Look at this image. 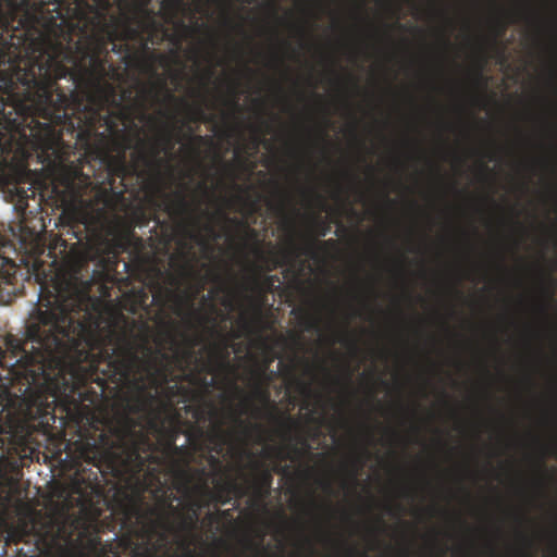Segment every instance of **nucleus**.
I'll return each instance as SVG.
<instances>
[{"label": "nucleus", "instance_id": "60", "mask_svg": "<svg viewBox=\"0 0 557 557\" xmlns=\"http://www.w3.org/2000/svg\"><path fill=\"white\" fill-rule=\"evenodd\" d=\"M387 201H388L391 205H394V203H395V201H394V200H392V199H389V198H387Z\"/></svg>", "mask_w": 557, "mask_h": 557}, {"label": "nucleus", "instance_id": "54", "mask_svg": "<svg viewBox=\"0 0 557 557\" xmlns=\"http://www.w3.org/2000/svg\"><path fill=\"white\" fill-rule=\"evenodd\" d=\"M219 513H221L223 517H225V516L228 513V511H226V510H224V511H219Z\"/></svg>", "mask_w": 557, "mask_h": 557}, {"label": "nucleus", "instance_id": "36", "mask_svg": "<svg viewBox=\"0 0 557 557\" xmlns=\"http://www.w3.org/2000/svg\"><path fill=\"white\" fill-rule=\"evenodd\" d=\"M341 342L348 343L352 347V349H357V343L355 339H349L347 336H345L344 339Z\"/></svg>", "mask_w": 557, "mask_h": 557}, {"label": "nucleus", "instance_id": "34", "mask_svg": "<svg viewBox=\"0 0 557 557\" xmlns=\"http://www.w3.org/2000/svg\"><path fill=\"white\" fill-rule=\"evenodd\" d=\"M190 428L194 430V432L197 433L198 437H202L205 435V431L201 426H198L196 424H191Z\"/></svg>", "mask_w": 557, "mask_h": 557}, {"label": "nucleus", "instance_id": "39", "mask_svg": "<svg viewBox=\"0 0 557 557\" xmlns=\"http://www.w3.org/2000/svg\"><path fill=\"white\" fill-rule=\"evenodd\" d=\"M256 133H257V134H256V136H255V138H253V147H255V148H257V147L259 146V144H260V136H259V133H258V131H257V129H256Z\"/></svg>", "mask_w": 557, "mask_h": 557}, {"label": "nucleus", "instance_id": "52", "mask_svg": "<svg viewBox=\"0 0 557 557\" xmlns=\"http://www.w3.org/2000/svg\"><path fill=\"white\" fill-rule=\"evenodd\" d=\"M224 305H225V306H228V307H232V306H233V304H232V301H231V300H227L226 302H224Z\"/></svg>", "mask_w": 557, "mask_h": 557}, {"label": "nucleus", "instance_id": "42", "mask_svg": "<svg viewBox=\"0 0 557 557\" xmlns=\"http://www.w3.org/2000/svg\"><path fill=\"white\" fill-rule=\"evenodd\" d=\"M248 233L250 234L251 237H256L257 236V232L253 230V228H250V227H246Z\"/></svg>", "mask_w": 557, "mask_h": 557}, {"label": "nucleus", "instance_id": "22", "mask_svg": "<svg viewBox=\"0 0 557 557\" xmlns=\"http://www.w3.org/2000/svg\"><path fill=\"white\" fill-rule=\"evenodd\" d=\"M79 478H77V481L82 483H85L87 487L95 490L99 486L98 481V472H90L87 478H85L83 474H78Z\"/></svg>", "mask_w": 557, "mask_h": 557}, {"label": "nucleus", "instance_id": "45", "mask_svg": "<svg viewBox=\"0 0 557 557\" xmlns=\"http://www.w3.org/2000/svg\"><path fill=\"white\" fill-rule=\"evenodd\" d=\"M300 444H301L304 447L309 448V445H308V443H307V440H306V438L301 437V438H300Z\"/></svg>", "mask_w": 557, "mask_h": 557}, {"label": "nucleus", "instance_id": "46", "mask_svg": "<svg viewBox=\"0 0 557 557\" xmlns=\"http://www.w3.org/2000/svg\"><path fill=\"white\" fill-rule=\"evenodd\" d=\"M443 44H444L445 47H450V41H449V39L447 37L443 38Z\"/></svg>", "mask_w": 557, "mask_h": 557}, {"label": "nucleus", "instance_id": "9", "mask_svg": "<svg viewBox=\"0 0 557 557\" xmlns=\"http://www.w3.org/2000/svg\"><path fill=\"white\" fill-rule=\"evenodd\" d=\"M260 269V267L253 265V275L249 277V282L244 286L245 292H253L258 295V299L249 297L257 323H263L262 305L267 299V294L272 293L275 284L280 283L278 275L270 274L262 276Z\"/></svg>", "mask_w": 557, "mask_h": 557}, {"label": "nucleus", "instance_id": "25", "mask_svg": "<svg viewBox=\"0 0 557 557\" xmlns=\"http://www.w3.org/2000/svg\"><path fill=\"white\" fill-rule=\"evenodd\" d=\"M182 447H178L175 443H174V438H172L169 444H168V453L171 454V456H176V455H180L182 453Z\"/></svg>", "mask_w": 557, "mask_h": 557}, {"label": "nucleus", "instance_id": "50", "mask_svg": "<svg viewBox=\"0 0 557 557\" xmlns=\"http://www.w3.org/2000/svg\"><path fill=\"white\" fill-rule=\"evenodd\" d=\"M225 23H226L227 25H233V22H232V20H231L230 17H226V18H225Z\"/></svg>", "mask_w": 557, "mask_h": 557}, {"label": "nucleus", "instance_id": "62", "mask_svg": "<svg viewBox=\"0 0 557 557\" xmlns=\"http://www.w3.org/2000/svg\"><path fill=\"white\" fill-rule=\"evenodd\" d=\"M246 3L250 4L252 3L255 0H244Z\"/></svg>", "mask_w": 557, "mask_h": 557}, {"label": "nucleus", "instance_id": "4", "mask_svg": "<svg viewBox=\"0 0 557 557\" xmlns=\"http://www.w3.org/2000/svg\"><path fill=\"white\" fill-rule=\"evenodd\" d=\"M207 475L206 469H197L195 472L190 468H177L175 470L176 490L181 494L190 496L191 494H201L202 496L213 498L221 505H226L231 502V494L236 497H242L246 493V488L237 484L235 481L230 480L216 485V492H212L207 481L203 479Z\"/></svg>", "mask_w": 557, "mask_h": 557}, {"label": "nucleus", "instance_id": "11", "mask_svg": "<svg viewBox=\"0 0 557 557\" xmlns=\"http://www.w3.org/2000/svg\"><path fill=\"white\" fill-rule=\"evenodd\" d=\"M243 453L250 459L248 468L252 471V476L249 480L270 491L273 481L271 471L251 451L243 450Z\"/></svg>", "mask_w": 557, "mask_h": 557}, {"label": "nucleus", "instance_id": "49", "mask_svg": "<svg viewBox=\"0 0 557 557\" xmlns=\"http://www.w3.org/2000/svg\"><path fill=\"white\" fill-rule=\"evenodd\" d=\"M276 470L285 473L287 470V467H281V468H277Z\"/></svg>", "mask_w": 557, "mask_h": 557}, {"label": "nucleus", "instance_id": "59", "mask_svg": "<svg viewBox=\"0 0 557 557\" xmlns=\"http://www.w3.org/2000/svg\"><path fill=\"white\" fill-rule=\"evenodd\" d=\"M236 391H237V393H238L239 395H243V391H242V389H239L238 387H236Z\"/></svg>", "mask_w": 557, "mask_h": 557}, {"label": "nucleus", "instance_id": "63", "mask_svg": "<svg viewBox=\"0 0 557 557\" xmlns=\"http://www.w3.org/2000/svg\"><path fill=\"white\" fill-rule=\"evenodd\" d=\"M213 72L212 71H209L208 73V77L210 78L212 76Z\"/></svg>", "mask_w": 557, "mask_h": 557}, {"label": "nucleus", "instance_id": "33", "mask_svg": "<svg viewBox=\"0 0 557 557\" xmlns=\"http://www.w3.org/2000/svg\"><path fill=\"white\" fill-rule=\"evenodd\" d=\"M319 244L326 248H333L336 245V240L335 239H326V240L320 242Z\"/></svg>", "mask_w": 557, "mask_h": 557}, {"label": "nucleus", "instance_id": "14", "mask_svg": "<svg viewBox=\"0 0 557 557\" xmlns=\"http://www.w3.org/2000/svg\"><path fill=\"white\" fill-rule=\"evenodd\" d=\"M292 312L298 315L299 324L306 331H312L318 329L320 319L315 313L304 308L294 309Z\"/></svg>", "mask_w": 557, "mask_h": 557}, {"label": "nucleus", "instance_id": "19", "mask_svg": "<svg viewBox=\"0 0 557 557\" xmlns=\"http://www.w3.org/2000/svg\"><path fill=\"white\" fill-rule=\"evenodd\" d=\"M169 98L171 100H175V101H178V99H176L171 92H169ZM180 102L188 110V113H189V117H190V121H199V120H205L206 119V113L205 111L201 109V107H197L195 109H193L186 101H184L183 99H180Z\"/></svg>", "mask_w": 557, "mask_h": 557}, {"label": "nucleus", "instance_id": "17", "mask_svg": "<svg viewBox=\"0 0 557 557\" xmlns=\"http://www.w3.org/2000/svg\"><path fill=\"white\" fill-rule=\"evenodd\" d=\"M310 228L317 237H325L331 231V224L319 215L310 220Z\"/></svg>", "mask_w": 557, "mask_h": 557}, {"label": "nucleus", "instance_id": "7", "mask_svg": "<svg viewBox=\"0 0 557 557\" xmlns=\"http://www.w3.org/2000/svg\"><path fill=\"white\" fill-rule=\"evenodd\" d=\"M317 242L310 238L305 246H299L294 239H290L289 246L277 252H265L259 246H256L253 252L259 261L265 264L267 271H273L278 267L288 265L287 272H294V263L299 256H313Z\"/></svg>", "mask_w": 557, "mask_h": 557}, {"label": "nucleus", "instance_id": "20", "mask_svg": "<svg viewBox=\"0 0 557 557\" xmlns=\"http://www.w3.org/2000/svg\"><path fill=\"white\" fill-rule=\"evenodd\" d=\"M249 487L252 491V503L262 504L270 495V491L248 480Z\"/></svg>", "mask_w": 557, "mask_h": 557}, {"label": "nucleus", "instance_id": "37", "mask_svg": "<svg viewBox=\"0 0 557 557\" xmlns=\"http://www.w3.org/2000/svg\"><path fill=\"white\" fill-rule=\"evenodd\" d=\"M206 519L209 521V523H213V522H215V521H216V519H218V518H216V516H215L214 513L209 512V513L207 515Z\"/></svg>", "mask_w": 557, "mask_h": 557}, {"label": "nucleus", "instance_id": "27", "mask_svg": "<svg viewBox=\"0 0 557 557\" xmlns=\"http://www.w3.org/2000/svg\"><path fill=\"white\" fill-rule=\"evenodd\" d=\"M203 230L209 234L212 239L221 238V235L215 231L214 226L210 223L203 225Z\"/></svg>", "mask_w": 557, "mask_h": 557}, {"label": "nucleus", "instance_id": "29", "mask_svg": "<svg viewBox=\"0 0 557 557\" xmlns=\"http://www.w3.org/2000/svg\"><path fill=\"white\" fill-rule=\"evenodd\" d=\"M271 451L274 453L280 459L285 460L290 458L289 453L285 448H271Z\"/></svg>", "mask_w": 557, "mask_h": 557}, {"label": "nucleus", "instance_id": "31", "mask_svg": "<svg viewBox=\"0 0 557 557\" xmlns=\"http://www.w3.org/2000/svg\"><path fill=\"white\" fill-rule=\"evenodd\" d=\"M495 26L497 28V35L498 36H502V35L505 34L507 25L505 23H503L499 18H497L495 21Z\"/></svg>", "mask_w": 557, "mask_h": 557}, {"label": "nucleus", "instance_id": "57", "mask_svg": "<svg viewBox=\"0 0 557 557\" xmlns=\"http://www.w3.org/2000/svg\"><path fill=\"white\" fill-rule=\"evenodd\" d=\"M131 95H132V91L124 92V96H125V97H128V98H129V97H131Z\"/></svg>", "mask_w": 557, "mask_h": 557}, {"label": "nucleus", "instance_id": "47", "mask_svg": "<svg viewBox=\"0 0 557 557\" xmlns=\"http://www.w3.org/2000/svg\"><path fill=\"white\" fill-rule=\"evenodd\" d=\"M293 338H294V341H295L296 343H299V341H300V335H298V334H293Z\"/></svg>", "mask_w": 557, "mask_h": 557}, {"label": "nucleus", "instance_id": "56", "mask_svg": "<svg viewBox=\"0 0 557 557\" xmlns=\"http://www.w3.org/2000/svg\"><path fill=\"white\" fill-rule=\"evenodd\" d=\"M188 556H193L191 550H189L188 545H186Z\"/></svg>", "mask_w": 557, "mask_h": 557}, {"label": "nucleus", "instance_id": "43", "mask_svg": "<svg viewBox=\"0 0 557 557\" xmlns=\"http://www.w3.org/2000/svg\"><path fill=\"white\" fill-rule=\"evenodd\" d=\"M211 281L219 282L220 281V275L216 274V273H213L212 276H211Z\"/></svg>", "mask_w": 557, "mask_h": 557}, {"label": "nucleus", "instance_id": "64", "mask_svg": "<svg viewBox=\"0 0 557 557\" xmlns=\"http://www.w3.org/2000/svg\"><path fill=\"white\" fill-rule=\"evenodd\" d=\"M200 187H201L202 189L207 190V187H206V185H205V184H201V185H200Z\"/></svg>", "mask_w": 557, "mask_h": 557}, {"label": "nucleus", "instance_id": "41", "mask_svg": "<svg viewBox=\"0 0 557 557\" xmlns=\"http://www.w3.org/2000/svg\"><path fill=\"white\" fill-rule=\"evenodd\" d=\"M212 298H213V295H212L211 293L202 297V299H203V301H205V302H207V301H211V300H212Z\"/></svg>", "mask_w": 557, "mask_h": 557}, {"label": "nucleus", "instance_id": "40", "mask_svg": "<svg viewBox=\"0 0 557 557\" xmlns=\"http://www.w3.org/2000/svg\"><path fill=\"white\" fill-rule=\"evenodd\" d=\"M326 137H327L326 132H325L324 129H322V131H321V133H320V139H321L322 141H325V140H326Z\"/></svg>", "mask_w": 557, "mask_h": 557}, {"label": "nucleus", "instance_id": "48", "mask_svg": "<svg viewBox=\"0 0 557 557\" xmlns=\"http://www.w3.org/2000/svg\"><path fill=\"white\" fill-rule=\"evenodd\" d=\"M286 225H287L289 228H293V222H292V220L287 219V220H286Z\"/></svg>", "mask_w": 557, "mask_h": 557}, {"label": "nucleus", "instance_id": "10", "mask_svg": "<svg viewBox=\"0 0 557 557\" xmlns=\"http://www.w3.org/2000/svg\"><path fill=\"white\" fill-rule=\"evenodd\" d=\"M18 267L10 259H0V305L10 304L22 290L17 277Z\"/></svg>", "mask_w": 557, "mask_h": 557}, {"label": "nucleus", "instance_id": "38", "mask_svg": "<svg viewBox=\"0 0 557 557\" xmlns=\"http://www.w3.org/2000/svg\"><path fill=\"white\" fill-rule=\"evenodd\" d=\"M139 158L146 163L150 162V157H148L144 151L139 153Z\"/></svg>", "mask_w": 557, "mask_h": 557}, {"label": "nucleus", "instance_id": "24", "mask_svg": "<svg viewBox=\"0 0 557 557\" xmlns=\"http://www.w3.org/2000/svg\"><path fill=\"white\" fill-rule=\"evenodd\" d=\"M286 206H287V199L285 196H283L277 203L271 205V209H273L278 214H285Z\"/></svg>", "mask_w": 557, "mask_h": 557}, {"label": "nucleus", "instance_id": "12", "mask_svg": "<svg viewBox=\"0 0 557 557\" xmlns=\"http://www.w3.org/2000/svg\"><path fill=\"white\" fill-rule=\"evenodd\" d=\"M186 498L189 499L187 504V511L181 515V520L178 523V528L181 531H191L196 528L199 517V509L203 506V504L197 499V496H202L201 494H191L190 496L183 494Z\"/></svg>", "mask_w": 557, "mask_h": 557}, {"label": "nucleus", "instance_id": "15", "mask_svg": "<svg viewBox=\"0 0 557 557\" xmlns=\"http://www.w3.org/2000/svg\"><path fill=\"white\" fill-rule=\"evenodd\" d=\"M161 146H165L166 150L171 151L174 148L173 132L172 129L164 131L151 146V158L156 159L161 152Z\"/></svg>", "mask_w": 557, "mask_h": 557}, {"label": "nucleus", "instance_id": "1", "mask_svg": "<svg viewBox=\"0 0 557 557\" xmlns=\"http://www.w3.org/2000/svg\"><path fill=\"white\" fill-rule=\"evenodd\" d=\"M91 280H81L74 272L53 282L49 296L39 299L29 314L25 337L9 334L0 343V367L15 374L35 377L49 372L76 385L96 383L99 392L79 393L82 400L117 397L125 388L147 394L164 391L169 401L190 399L193 392L182 381L193 382L195 374L174 375L172 364L185 370L194 360L197 373L212 374L230 368L228 338L218 331L213 318L193 311L199 324L211 323V334L221 341L210 347L207 361L196 358L191 342L173 356L162 347H152L147 337L138 341L134 322L108 311L90 295Z\"/></svg>", "mask_w": 557, "mask_h": 557}, {"label": "nucleus", "instance_id": "6", "mask_svg": "<svg viewBox=\"0 0 557 557\" xmlns=\"http://www.w3.org/2000/svg\"><path fill=\"white\" fill-rule=\"evenodd\" d=\"M271 377L262 379L256 377V382L252 387L251 397L244 396L242 404L245 408V412L251 409L256 417H259L261 409L253 405V400H258L264 406L269 407V416L280 425L285 437H290L293 430L297 426V421L290 416L276 414V407L271 403L270 392L267 387V383Z\"/></svg>", "mask_w": 557, "mask_h": 557}, {"label": "nucleus", "instance_id": "30", "mask_svg": "<svg viewBox=\"0 0 557 557\" xmlns=\"http://www.w3.org/2000/svg\"><path fill=\"white\" fill-rule=\"evenodd\" d=\"M485 62H486V60L484 59V60L482 61L481 65H480V71H479V72H478V74H476L478 82L480 83V86H481L482 88H485V87H486V84H487V83H486V79L484 78V76H483V74H482V69H483V66H484Z\"/></svg>", "mask_w": 557, "mask_h": 557}, {"label": "nucleus", "instance_id": "55", "mask_svg": "<svg viewBox=\"0 0 557 557\" xmlns=\"http://www.w3.org/2000/svg\"><path fill=\"white\" fill-rule=\"evenodd\" d=\"M202 383H203L205 386H209V383L207 382L206 377L202 380Z\"/></svg>", "mask_w": 557, "mask_h": 557}, {"label": "nucleus", "instance_id": "2", "mask_svg": "<svg viewBox=\"0 0 557 557\" xmlns=\"http://www.w3.org/2000/svg\"><path fill=\"white\" fill-rule=\"evenodd\" d=\"M150 0H88L89 7L82 9H75L72 1L65 3L63 9L64 15L78 16L85 11L95 13L96 17L103 20L101 25V35L97 38V51H85L82 60H77L73 54V60L63 59V64L70 63L69 69H74V62H83L88 65V53H100L107 49L108 44L113 45L115 50V41L119 39H128L139 35L138 29L132 27V24L136 23L138 27L147 33L149 36H153L157 33H163V36L168 37L169 40L176 47L174 54L177 55L182 48V41L191 32L190 27L185 24L184 21H177V11L183 4L182 0H162L161 13L166 23L175 24L180 33L169 34V30L164 28L161 22L157 18V13L148 8Z\"/></svg>", "mask_w": 557, "mask_h": 557}, {"label": "nucleus", "instance_id": "21", "mask_svg": "<svg viewBox=\"0 0 557 557\" xmlns=\"http://www.w3.org/2000/svg\"><path fill=\"white\" fill-rule=\"evenodd\" d=\"M211 143H212V139L210 137L201 136V135L194 136L190 138L189 150L194 156L198 157L199 152H200L199 151L200 146L206 145V144H211Z\"/></svg>", "mask_w": 557, "mask_h": 557}, {"label": "nucleus", "instance_id": "58", "mask_svg": "<svg viewBox=\"0 0 557 557\" xmlns=\"http://www.w3.org/2000/svg\"><path fill=\"white\" fill-rule=\"evenodd\" d=\"M252 505L262 506V508H265V505H263V503L262 504L252 503Z\"/></svg>", "mask_w": 557, "mask_h": 557}, {"label": "nucleus", "instance_id": "61", "mask_svg": "<svg viewBox=\"0 0 557 557\" xmlns=\"http://www.w3.org/2000/svg\"><path fill=\"white\" fill-rule=\"evenodd\" d=\"M278 342H282V343H283V342H285V338H284V337H282V336H280V337H278Z\"/></svg>", "mask_w": 557, "mask_h": 557}, {"label": "nucleus", "instance_id": "26", "mask_svg": "<svg viewBox=\"0 0 557 557\" xmlns=\"http://www.w3.org/2000/svg\"><path fill=\"white\" fill-rule=\"evenodd\" d=\"M231 92H232V96H233V99L231 100V104H232V107H233V109L235 111H239L242 108H240V104L238 102V97H237V91H236V86L235 85L232 86Z\"/></svg>", "mask_w": 557, "mask_h": 557}, {"label": "nucleus", "instance_id": "32", "mask_svg": "<svg viewBox=\"0 0 557 557\" xmlns=\"http://www.w3.org/2000/svg\"><path fill=\"white\" fill-rule=\"evenodd\" d=\"M208 460H209V463H210L213 468H216V469H220V468H221V465H222V463H221V460H220L218 457H215V456H213V455H210Z\"/></svg>", "mask_w": 557, "mask_h": 557}, {"label": "nucleus", "instance_id": "18", "mask_svg": "<svg viewBox=\"0 0 557 557\" xmlns=\"http://www.w3.org/2000/svg\"><path fill=\"white\" fill-rule=\"evenodd\" d=\"M136 246V248L143 247V240L135 236V233L132 230H128L124 234L120 236L117 239V246L123 250H126L131 246Z\"/></svg>", "mask_w": 557, "mask_h": 557}, {"label": "nucleus", "instance_id": "23", "mask_svg": "<svg viewBox=\"0 0 557 557\" xmlns=\"http://www.w3.org/2000/svg\"><path fill=\"white\" fill-rule=\"evenodd\" d=\"M296 384H297V388L300 392V394H302L307 398L312 396L313 392H312L311 385L309 383H306L301 380H296Z\"/></svg>", "mask_w": 557, "mask_h": 557}, {"label": "nucleus", "instance_id": "8", "mask_svg": "<svg viewBox=\"0 0 557 557\" xmlns=\"http://www.w3.org/2000/svg\"><path fill=\"white\" fill-rule=\"evenodd\" d=\"M186 412H190L197 422H212V430L209 434L210 441L214 444L212 450L221 454L227 433L223 429V421L220 419L219 410L211 403H202L197 406L185 405Z\"/></svg>", "mask_w": 557, "mask_h": 557}, {"label": "nucleus", "instance_id": "44", "mask_svg": "<svg viewBox=\"0 0 557 557\" xmlns=\"http://www.w3.org/2000/svg\"><path fill=\"white\" fill-rule=\"evenodd\" d=\"M143 92H144L145 97H148V96H150L152 94V89L144 88Z\"/></svg>", "mask_w": 557, "mask_h": 557}, {"label": "nucleus", "instance_id": "5", "mask_svg": "<svg viewBox=\"0 0 557 557\" xmlns=\"http://www.w3.org/2000/svg\"><path fill=\"white\" fill-rule=\"evenodd\" d=\"M154 519H148L141 528V537L148 545L152 546L156 555L168 543V534L175 529L174 518L181 520L182 510L174 503H157L156 507L149 509Z\"/></svg>", "mask_w": 557, "mask_h": 557}, {"label": "nucleus", "instance_id": "35", "mask_svg": "<svg viewBox=\"0 0 557 557\" xmlns=\"http://www.w3.org/2000/svg\"><path fill=\"white\" fill-rule=\"evenodd\" d=\"M234 421H235V423H237L240 428H243V429H245V430H247V429H248V424H247L245 421H243V420L240 419V417H239V416H235V417H234Z\"/></svg>", "mask_w": 557, "mask_h": 557}, {"label": "nucleus", "instance_id": "51", "mask_svg": "<svg viewBox=\"0 0 557 557\" xmlns=\"http://www.w3.org/2000/svg\"><path fill=\"white\" fill-rule=\"evenodd\" d=\"M193 222H194V224H195V225H197V226H198V225H199V223H200V222H199V219H194V220H193Z\"/></svg>", "mask_w": 557, "mask_h": 557}, {"label": "nucleus", "instance_id": "28", "mask_svg": "<svg viewBox=\"0 0 557 557\" xmlns=\"http://www.w3.org/2000/svg\"><path fill=\"white\" fill-rule=\"evenodd\" d=\"M363 465V461L360 457H356L352 461H351V466H352V471H351V476L355 479L359 469L362 467Z\"/></svg>", "mask_w": 557, "mask_h": 557}, {"label": "nucleus", "instance_id": "16", "mask_svg": "<svg viewBox=\"0 0 557 557\" xmlns=\"http://www.w3.org/2000/svg\"><path fill=\"white\" fill-rule=\"evenodd\" d=\"M261 345L263 347L264 357H263L262 363L257 372V377L265 379L267 371H268L270 364L276 358V356H275L272 347L268 344V337H261Z\"/></svg>", "mask_w": 557, "mask_h": 557}, {"label": "nucleus", "instance_id": "53", "mask_svg": "<svg viewBox=\"0 0 557 557\" xmlns=\"http://www.w3.org/2000/svg\"><path fill=\"white\" fill-rule=\"evenodd\" d=\"M367 435H368L369 438H372V433L370 432L369 429H367Z\"/></svg>", "mask_w": 557, "mask_h": 557}, {"label": "nucleus", "instance_id": "3", "mask_svg": "<svg viewBox=\"0 0 557 557\" xmlns=\"http://www.w3.org/2000/svg\"><path fill=\"white\" fill-rule=\"evenodd\" d=\"M141 442L147 446V456L140 455L138 444H134L132 455L135 456L137 471L144 472V490L150 492L157 503L177 502L178 497L173 492L175 490L180 493L176 490L175 470L184 467L174 463L165 472L163 459L154 454L156 445L145 435L141 436ZM185 468L188 467L186 466Z\"/></svg>", "mask_w": 557, "mask_h": 557}, {"label": "nucleus", "instance_id": "13", "mask_svg": "<svg viewBox=\"0 0 557 557\" xmlns=\"http://www.w3.org/2000/svg\"><path fill=\"white\" fill-rule=\"evenodd\" d=\"M165 209L170 215L176 218H184L193 212L190 203L182 193H175Z\"/></svg>", "mask_w": 557, "mask_h": 557}]
</instances>
